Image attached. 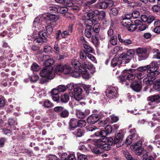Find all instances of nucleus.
<instances>
[{
    "label": "nucleus",
    "mask_w": 160,
    "mask_h": 160,
    "mask_svg": "<svg viewBox=\"0 0 160 160\" xmlns=\"http://www.w3.org/2000/svg\"><path fill=\"white\" fill-rule=\"evenodd\" d=\"M57 88L59 92H64L66 90V87L64 85H59Z\"/></svg>",
    "instance_id": "44"
},
{
    "label": "nucleus",
    "mask_w": 160,
    "mask_h": 160,
    "mask_svg": "<svg viewBox=\"0 0 160 160\" xmlns=\"http://www.w3.org/2000/svg\"><path fill=\"white\" fill-rule=\"evenodd\" d=\"M31 70L34 71H37L40 69V67L37 63H34L31 67Z\"/></svg>",
    "instance_id": "37"
},
{
    "label": "nucleus",
    "mask_w": 160,
    "mask_h": 160,
    "mask_svg": "<svg viewBox=\"0 0 160 160\" xmlns=\"http://www.w3.org/2000/svg\"><path fill=\"white\" fill-rule=\"evenodd\" d=\"M73 134L77 137H81L84 135V131L82 129H78L75 131Z\"/></svg>",
    "instance_id": "23"
},
{
    "label": "nucleus",
    "mask_w": 160,
    "mask_h": 160,
    "mask_svg": "<svg viewBox=\"0 0 160 160\" xmlns=\"http://www.w3.org/2000/svg\"><path fill=\"white\" fill-rule=\"evenodd\" d=\"M58 72H63V66L61 65H57L55 68V72L58 73Z\"/></svg>",
    "instance_id": "56"
},
{
    "label": "nucleus",
    "mask_w": 160,
    "mask_h": 160,
    "mask_svg": "<svg viewBox=\"0 0 160 160\" xmlns=\"http://www.w3.org/2000/svg\"><path fill=\"white\" fill-rule=\"evenodd\" d=\"M69 100V96L68 94L65 93L60 97V102H67Z\"/></svg>",
    "instance_id": "22"
},
{
    "label": "nucleus",
    "mask_w": 160,
    "mask_h": 160,
    "mask_svg": "<svg viewBox=\"0 0 160 160\" xmlns=\"http://www.w3.org/2000/svg\"><path fill=\"white\" fill-rule=\"evenodd\" d=\"M150 68V65H147L138 68H137V70L139 72H144L146 71H147Z\"/></svg>",
    "instance_id": "32"
},
{
    "label": "nucleus",
    "mask_w": 160,
    "mask_h": 160,
    "mask_svg": "<svg viewBox=\"0 0 160 160\" xmlns=\"http://www.w3.org/2000/svg\"><path fill=\"white\" fill-rule=\"evenodd\" d=\"M86 124L85 121L83 120H80L78 121V126L82 127L85 126Z\"/></svg>",
    "instance_id": "39"
},
{
    "label": "nucleus",
    "mask_w": 160,
    "mask_h": 160,
    "mask_svg": "<svg viewBox=\"0 0 160 160\" xmlns=\"http://www.w3.org/2000/svg\"><path fill=\"white\" fill-rule=\"evenodd\" d=\"M57 12L61 13H64L68 10V8L65 7L57 6Z\"/></svg>",
    "instance_id": "24"
},
{
    "label": "nucleus",
    "mask_w": 160,
    "mask_h": 160,
    "mask_svg": "<svg viewBox=\"0 0 160 160\" xmlns=\"http://www.w3.org/2000/svg\"><path fill=\"white\" fill-rule=\"evenodd\" d=\"M124 73L125 74L127 72V81H128L130 82H133L136 81L135 78V76L131 72L130 70H124Z\"/></svg>",
    "instance_id": "10"
},
{
    "label": "nucleus",
    "mask_w": 160,
    "mask_h": 160,
    "mask_svg": "<svg viewBox=\"0 0 160 160\" xmlns=\"http://www.w3.org/2000/svg\"><path fill=\"white\" fill-rule=\"evenodd\" d=\"M78 160H88L87 157L84 154L79 155L78 157Z\"/></svg>",
    "instance_id": "64"
},
{
    "label": "nucleus",
    "mask_w": 160,
    "mask_h": 160,
    "mask_svg": "<svg viewBox=\"0 0 160 160\" xmlns=\"http://www.w3.org/2000/svg\"><path fill=\"white\" fill-rule=\"evenodd\" d=\"M82 71V77L85 79H88L89 77V75L87 71L85 70L83 72Z\"/></svg>",
    "instance_id": "58"
},
{
    "label": "nucleus",
    "mask_w": 160,
    "mask_h": 160,
    "mask_svg": "<svg viewBox=\"0 0 160 160\" xmlns=\"http://www.w3.org/2000/svg\"><path fill=\"white\" fill-rule=\"evenodd\" d=\"M52 48L49 46H46L44 48L43 51L45 53H49L52 50Z\"/></svg>",
    "instance_id": "60"
},
{
    "label": "nucleus",
    "mask_w": 160,
    "mask_h": 160,
    "mask_svg": "<svg viewBox=\"0 0 160 160\" xmlns=\"http://www.w3.org/2000/svg\"><path fill=\"white\" fill-rule=\"evenodd\" d=\"M93 152L96 154H99L102 153V150L99 147H94L93 149Z\"/></svg>",
    "instance_id": "54"
},
{
    "label": "nucleus",
    "mask_w": 160,
    "mask_h": 160,
    "mask_svg": "<svg viewBox=\"0 0 160 160\" xmlns=\"http://www.w3.org/2000/svg\"><path fill=\"white\" fill-rule=\"evenodd\" d=\"M117 38L116 36H113L110 38L109 42L113 46L116 45L117 43Z\"/></svg>",
    "instance_id": "26"
},
{
    "label": "nucleus",
    "mask_w": 160,
    "mask_h": 160,
    "mask_svg": "<svg viewBox=\"0 0 160 160\" xmlns=\"http://www.w3.org/2000/svg\"><path fill=\"white\" fill-rule=\"evenodd\" d=\"M71 67L68 65H65L63 66V72L65 74L69 73L71 70Z\"/></svg>",
    "instance_id": "30"
},
{
    "label": "nucleus",
    "mask_w": 160,
    "mask_h": 160,
    "mask_svg": "<svg viewBox=\"0 0 160 160\" xmlns=\"http://www.w3.org/2000/svg\"><path fill=\"white\" fill-rule=\"evenodd\" d=\"M123 138V132L122 130L119 131V132L116 135V136L114 140V143L117 144L118 143H121Z\"/></svg>",
    "instance_id": "11"
},
{
    "label": "nucleus",
    "mask_w": 160,
    "mask_h": 160,
    "mask_svg": "<svg viewBox=\"0 0 160 160\" xmlns=\"http://www.w3.org/2000/svg\"><path fill=\"white\" fill-rule=\"evenodd\" d=\"M71 64L72 66L76 69L81 72L82 66L80 62L77 59H72L71 61Z\"/></svg>",
    "instance_id": "12"
},
{
    "label": "nucleus",
    "mask_w": 160,
    "mask_h": 160,
    "mask_svg": "<svg viewBox=\"0 0 160 160\" xmlns=\"http://www.w3.org/2000/svg\"><path fill=\"white\" fill-rule=\"evenodd\" d=\"M44 105L47 108H49L53 105L51 102L48 100H46L44 101Z\"/></svg>",
    "instance_id": "61"
},
{
    "label": "nucleus",
    "mask_w": 160,
    "mask_h": 160,
    "mask_svg": "<svg viewBox=\"0 0 160 160\" xmlns=\"http://www.w3.org/2000/svg\"><path fill=\"white\" fill-rule=\"evenodd\" d=\"M83 47L86 50V51L89 52H92L93 49L90 46L86 44H83Z\"/></svg>",
    "instance_id": "47"
},
{
    "label": "nucleus",
    "mask_w": 160,
    "mask_h": 160,
    "mask_svg": "<svg viewBox=\"0 0 160 160\" xmlns=\"http://www.w3.org/2000/svg\"><path fill=\"white\" fill-rule=\"evenodd\" d=\"M123 50V48L119 46L115 47L113 48V51L114 53H117L118 52H121Z\"/></svg>",
    "instance_id": "62"
},
{
    "label": "nucleus",
    "mask_w": 160,
    "mask_h": 160,
    "mask_svg": "<svg viewBox=\"0 0 160 160\" xmlns=\"http://www.w3.org/2000/svg\"><path fill=\"white\" fill-rule=\"evenodd\" d=\"M127 28L128 30L131 32H133L137 28L136 26L134 24H131V23L130 25L128 26Z\"/></svg>",
    "instance_id": "46"
},
{
    "label": "nucleus",
    "mask_w": 160,
    "mask_h": 160,
    "mask_svg": "<svg viewBox=\"0 0 160 160\" xmlns=\"http://www.w3.org/2000/svg\"><path fill=\"white\" fill-rule=\"evenodd\" d=\"M124 71H123L122 74L119 77V79L121 82H123L126 81H127V72L125 74L124 73Z\"/></svg>",
    "instance_id": "33"
},
{
    "label": "nucleus",
    "mask_w": 160,
    "mask_h": 160,
    "mask_svg": "<svg viewBox=\"0 0 160 160\" xmlns=\"http://www.w3.org/2000/svg\"><path fill=\"white\" fill-rule=\"evenodd\" d=\"M136 75L137 78L139 79H141L144 77L145 73L142 72H138L137 73Z\"/></svg>",
    "instance_id": "57"
},
{
    "label": "nucleus",
    "mask_w": 160,
    "mask_h": 160,
    "mask_svg": "<svg viewBox=\"0 0 160 160\" xmlns=\"http://www.w3.org/2000/svg\"><path fill=\"white\" fill-rule=\"evenodd\" d=\"M118 12V10L116 8H112L111 10V13L114 16H117Z\"/></svg>",
    "instance_id": "53"
},
{
    "label": "nucleus",
    "mask_w": 160,
    "mask_h": 160,
    "mask_svg": "<svg viewBox=\"0 0 160 160\" xmlns=\"http://www.w3.org/2000/svg\"><path fill=\"white\" fill-rule=\"evenodd\" d=\"M72 31V26L70 25L68 28L65 30L63 31L61 34V37L62 38H66L68 36L70 35Z\"/></svg>",
    "instance_id": "14"
},
{
    "label": "nucleus",
    "mask_w": 160,
    "mask_h": 160,
    "mask_svg": "<svg viewBox=\"0 0 160 160\" xmlns=\"http://www.w3.org/2000/svg\"><path fill=\"white\" fill-rule=\"evenodd\" d=\"M130 87L134 91L137 92L140 91L141 89V85L137 81L133 82L131 84Z\"/></svg>",
    "instance_id": "13"
},
{
    "label": "nucleus",
    "mask_w": 160,
    "mask_h": 160,
    "mask_svg": "<svg viewBox=\"0 0 160 160\" xmlns=\"http://www.w3.org/2000/svg\"><path fill=\"white\" fill-rule=\"evenodd\" d=\"M109 6L108 3L106 2H100L97 3V7L101 9H105Z\"/></svg>",
    "instance_id": "21"
},
{
    "label": "nucleus",
    "mask_w": 160,
    "mask_h": 160,
    "mask_svg": "<svg viewBox=\"0 0 160 160\" xmlns=\"http://www.w3.org/2000/svg\"><path fill=\"white\" fill-rule=\"evenodd\" d=\"M82 68L85 69L86 68L90 69L92 68L93 65L91 63H88V64L83 63L82 66Z\"/></svg>",
    "instance_id": "34"
},
{
    "label": "nucleus",
    "mask_w": 160,
    "mask_h": 160,
    "mask_svg": "<svg viewBox=\"0 0 160 160\" xmlns=\"http://www.w3.org/2000/svg\"><path fill=\"white\" fill-rule=\"evenodd\" d=\"M149 157L147 158H144L143 160H153L154 158L157 157L156 154L154 152L151 153V155H149Z\"/></svg>",
    "instance_id": "41"
},
{
    "label": "nucleus",
    "mask_w": 160,
    "mask_h": 160,
    "mask_svg": "<svg viewBox=\"0 0 160 160\" xmlns=\"http://www.w3.org/2000/svg\"><path fill=\"white\" fill-rule=\"evenodd\" d=\"M122 63V61L121 59L119 58V57L118 58L117 57H114L111 61V66L113 67H114L117 65L119 66Z\"/></svg>",
    "instance_id": "15"
},
{
    "label": "nucleus",
    "mask_w": 160,
    "mask_h": 160,
    "mask_svg": "<svg viewBox=\"0 0 160 160\" xmlns=\"http://www.w3.org/2000/svg\"><path fill=\"white\" fill-rule=\"evenodd\" d=\"M92 32H93V30L92 27L89 26L86 28L84 34L87 37L90 38L92 36Z\"/></svg>",
    "instance_id": "19"
},
{
    "label": "nucleus",
    "mask_w": 160,
    "mask_h": 160,
    "mask_svg": "<svg viewBox=\"0 0 160 160\" xmlns=\"http://www.w3.org/2000/svg\"><path fill=\"white\" fill-rule=\"evenodd\" d=\"M100 118V115L98 114H93L90 116L87 119L88 123L93 124L97 122Z\"/></svg>",
    "instance_id": "8"
},
{
    "label": "nucleus",
    "mask_w": 160,
    "mask_h": 160,
    "mask_svg": "<svg viewBox=\"0 0 160 160\" xmlns=\"http://www.w3.org/2000/svg\"><path fill=\"white\" fill-rule=\"evenodd\" d=\"M103 143L101 148L102 149H103L104 150H108L111 148V146L106 143L105 142H104Z\"/></svg>",
    "instance_id": "35"
},
{
    "label": "nucleus",
    "mask_w": 160,
    "mask_h": 160,
    "mask_svg": "<svg viewBox=\"0 0 160 160\" xmlns=\"http://www.w3.org/2000/svg\"><path fill=\"white\" fill-rule=\"evenodd\" d=\"M40 20L39 18H35L33 22V28H36L40 24Z\"/></svg>",
    "instance_id": "48"
},
{
    "label": "nucleus",
    "mask_w": 160,
    "mask_h": 160,
    "mask_svg": "<svg viewBox=\"0 0 160 160\" xmlns=\"http://www.w3.org/2000/svg\"><path fill=\"white\" fill-rule=\"evenodd\" d=\"M38 35L39 37H40L41 38L45 41L46 40L47 38L48 37L47 33L44 30L40 31L39 32Z\"/></svg>",
    "instance_id": "27"
},
{
    "label": "nucleus",
    "mask_w": 160,
    "mask_h": 160,
    "mask_svg": "<svg viewBox=\"0 0 160 160\" xmlns=\"http://www.w3.org/2000/svg\"><path fill=\"white\" fill-rule=\"evenodd\" d=\"M46 57L47 59L44 62V65L46 67H52L51 66L54 63V60L52 59H49V56H47Z\"/></svg>",
    "instance_id": "20"
},
{
    "label": "nucleus",
    "mask_w": 160,
    "mask_h": 160,
    "mask_svg": "<svg viewBox=\"0 0 160 160\" xmlns=\"http://www.w3.org/2000/svg\"><path fill=\"white\" fill-rule=\"evenodd\" d=\"M152 69H153V68H152L151 69H148L147 70V72L148 74H147V77L143 79L144 82H145L147 85L152 84V83L153 78L156 77L159 73L158 71H156V69L154 70H152Z\"/></svg>",
    "instance_id": "2"
},
{
    "label": "nucleus",
    "mask_w": 160,
    "mask_h": 160,
    "mask_svg": "<svg viewBox=\"0 0 160 160\" xmlns=\"http://www.w3.org/2000/svg\"><path fill=\"white\" fill-rule=\"evenodd\" d=\"M84 24L86 28L89 26L92 27L91 26L92 25V21L90 19H87L84 21Z\"/></svg>",
    "instance_id": "36"
},
{
    "label": "nucleus",
    "mask_w": 160,
    "mask_h": 160,
    "mask_svg": "<svg viewBox=\"0 0 160 160\" xmlns=\"http://www.w3.org/2000/svg\"><path fill=\"white\" fill-rule=\"evenodd\" d=\"M88 53L85 50L81 51L80 52V58L83 61L85 60L86 58Z\"/></svg>",
    "instance_id": "28"
},
{
    "label": "nucleus",
    "mask_w": 160,
    "mask_h": 160,
    "mask_svg": "<svg viewBox=\"0 0 160 160\" xmlns=\"http://www.w3.org/2000/svg\"><path fill=\"white\" fill-rule=\"evenodd\" d=\"M85 115L84 113L80 110H78L77 111L76 115L80 118H85Z\"/></svg>",
    "instance_id": "38"
},
{
    "label": "nucleus",
    "mask_w": 160,
    "mask_h": 160,
    "mask_svg": "<svg viewBox=\"0 0 160 160\" xmlns=\"http://www.w3.org/2000/svg\"><path fill=\"white\" fill-rule=\"evenodd\" d=\"M136 53L141 60H144L147 57V49L145 48H137L136 50Z\"/></svg>",
    "instance_id": "4"
},
{
    "label": "nucleus",
    "mask_w": 160,
    "mask_h": 160,
    "mask_svg": "<svg viewBox=\"0 0 160 160\" xmlns=\"http://www.w3.org/2000/svg\"><path fill=\"white\" fill-rule=\"evenodd\" d=\"M157 62L156 61H153L151 63V66H150V68H149L148 69H151L152 68H153V69H152V70H154V69H156V71L157 70Z\"/></svg>",
    "instance_id": "49"
},
{
    "label": "nucleus",
    "mask_w": 160,
    "mask_h": 160,
    "mask_svg": "<svg viewBox=\"0 0 160 160\" xmlns=\"http://www.w3.org/2000/svg\"><path fill=\"white\" fill-rule=\"evenodd\" d=\"M153 150V148L152 147L151 145H149L148 146L147 148V152L146 154L144 155V157H145L146 156H147L148 155H149V153H150L151 155V153H152L153 152H152Z\"/></svg>",
    "instance_id": "31"
},
{
    "label": "nucleus",
    "mask_w": 160,
    "mask_h": 160,
    "mask_svg": "<svg viewBox=\"0 0 160 160\" xmlns=\"http://www.w3.org/2000/svg\"><path fill=\"white\" fill-rule=\"evenodd\" d=\"M97 1V0H91L90 1H88L84 4V5L85 7H86V8H87L88 7L90 8V5L95 2Z\"/></svg>",
    "instance_id": "51"
},
{
    "label": "nucleus",
    "mask_w": 160,
    "mask_h": 160,
    "mask_svg": "<svg viewBox=\"0 0 160 160\" xmlns=\"http://www.w3.org/2000/svg\"><path fill=\"white\" fill-rule=\"evenodd\" d=\"M40 74L42 77L46 78L44 81L42 82L41 81L42 83H43L46 82L47 81V79H53L55 77L54 73L52 71V67H46L43 68L41 71Z\"/></svg>",
    "instance_id": "1"
},
{
    "label": "nucleus",
    "mask_w": 160,
    "mask_h": 160,
    "mask_svg": "<svg viewBox=\"0 0 160 160\" xmlns=\"http://www.w3.org/2000/svg\"><path fill=\"white\" fill-rule=\"evenodd\" d=\"M44 42H45V41L39 36L38 38H35L34 40V42L35 43H42Z\"/></svg>",
    "instance_id": "55"
},
{
    "label": "nucleus",
    "mask_w": 160,
    "mask_h": 160,
    "mask_svg": "<svg viewBox=\"0 0 160 160\" xmlns=\"http://www.w3.org/2000/svg\"><path fill=\"white\" fill-rule=\"evenodd\" d=\"M153 88L156 90L159 91L160 90V79L156 80L153 84Z\"/></svg>",
    "instance_id": "29"
},
{
    "label": "nucleus",
    "mask_w": 160,
    "mask_h": 160,
    "mask_svg": "<svg viewBox=\"0 0 160 160\" xmlns=\"http://www.w3.org/2000/svg\"><path fill=\"white\" fill-rule=\"evenodd\" d=\"M148 100L150 101L151 102L148 103V105L150 106V108H153L156 106V105H153V103L160 102V96L159 95H155L153 96H151L149 97L148 98Z\"/></svg>",
    "instance_id": "6"
},
{
    "label": "nucleus",
    "mask_w": 160,
    "mask_h": 160,
    "mask_svg": "<svg viewBox=\"0 0 160 160\" xmlns=\"http://www.w3.org/2000/svg\"><path fill=\"white\" fill-rule=\"evenodd\" d=\"M105 138V142L107 141V143L110 146L112 145L113 143H114V140L111 137H108V138Z\"/></svg>",
    "instance_id": "50"
},
{
    "label": "nucleus",
    "mask_w": 160,
    "mask_h": 160,
    "mask_svg": "<svg viewBox=\"0 0 160 160\" xmlns=\"http://www.w3.org/2000/svg\"><path fill=\"white\" fill-rule=\"evenodd\" d=\"M155 20V17L152 15H150L148 17L147 22L150 24Z\"/></svg>",
    "instance_id": "63"
},
{
    "label": "nucleus",
    "mask_w": 160,
    "mask_h": 160,
    "mask_svg": "<svg viewBox=\"0 0 160 160\" xmlns=\"http://www.w3.org/2000/svg\"><path fill=\"white\" fill-rule=\"evenodd\" d=\"M93 30V32L94 31L95 32L98 33L99 32L100 29V24L99 23H96L94 25L93 28H92Z\"/></svg>",
    "instance_id": "40"
},
{
    "label": "nucleus",
    "mask_w": 160,
    "mask_h": 160,
    "mask_svg": "<svg viewBox=\"0 0 160 160\" xmlns=\"http://www.w3.org/2000/svg\"><path fill=\"white\" fill-rule=\"evenodd\" d=\"M69 128L73 130L78 127V120L75 118L71 119L69 122Z\"/></svg>",
    "instance_id": "16"
},
{
    "label": "nucleus",
    "mask_w": 160,
    "mask_h": 160,
    "mask_svg": "<svg viewBox=\"0 0 160 160\" xmlns=\"http://www.w3.org/2000/svg\"><path fill=\"white\" fill-rule=\"evenodd\" d=\"M57 6L56 7L54 6H49L47 8V10L50 12H57Z\"/></svg>",
    "instance_id": "45"
},
{
    "label": "nucleus",
    "mask_w": 160,
    "mask_h": 160,
    "mask_svg": "<svg viewBox=\"0 0 160 160\" xmlns=\"http://www.w3.org/2000/svg\"><path fill=\"white\" fill-rule=\"evenodd\" d=\"M131 21L130 19H122L121 21L122 25L123 26L126 27L127 28L130 25Z\"/></svg>",
    "instance_id": "25"
},
{
    "label": "nucleus",
    "mask_w": 160,
    "mask_h": 160,
    "mask_svg": "<svg viewBox=\"0 0 160 160\" xmlns=\"http://www.w3.org/2000/svg\"><path fill=\"white\" fill-rule=\"evenodd\" d=\"M82 89L79 87L76 88L74 89L73 97L76 100L79 101L83 98L82 95Z\"/></svg>",
    "instance_id": "7"
},
{
    "label": "nucleus",
    "mask_w": 160,
    "mask_h": 160,
    "mask_svg": "<svg viewBox=\"0 0 160 160\" xmlns=\"http://www.w3.org/2000/svg\"><path fill=\"white\" fill-rule=\"evenodd\" d=\"M135 54V52L133 49H129L126 52L120 54L119 58L123 60L124 59L130 60L132 57H133Z\"/></svg>",
    "instance_id": "5"
},
{
    "label": "nucleus",
    "mask_w": 160,
    "mask_h": 160,
    "mask_svg": "<svg viewBox=\"0 0 160 160\" xmlns=\"http://www.w3.org/2000/svg\"><path fill=\"white\" fill-rule=\"evenodd\" d=\"M132 16L134 18H138L140 17V13L137 11H134L132 12Z\"/></svg>",
    "instance_id": "59"
},
{
    "label": "nucleus",
    "mask_w": 160,
    "mask_h": 160,
    "mask_svg": "<svg viewBox=\"0 0 160 160\" xmlns=\"http://www.w3.org/2000/svg\"><path fill=\"white\" fill-rule=\"evenodd\" d=\"M124 45L128 46L132 44V42L131 39L130 38L126 39L124 40L122 42Z\"/></svg>",
    "instance_id": "42"
},
{
    "label": "nucleus",
    "mask_w": 160,
    "mask_h": 160,
    "mask_svg": "<svg viewBox=\"0 0 160 160\" xmlns=\"http://www.w3.org/2000/svg\"><path fill=\"white\" fill-rule=\"evenodd\" d=\"M68 115L69 112L67 110H62L60 113V116L63 118L67 117Z\"/></svg>",
    "instance_id": "43"
},
{
    "label": "nucleus",
    "mask_w": 160,
    "mask_h": 160,
    "mask_svg": "<svg viewBox=\"0 0 160 160\" xmlns=\"http://www.w3.org/2000/svg\"><path fill=\"white\" fill-rule=\"evenodd\" d=\"M43 17L45 18L46 20L52 22H55L58 21L59 18V17L57 15L50 13H47L44 14Z\"/></svg>",
    "instance_id": "9"
},
{
    "label": "nucleus",
    "mask_w": 160,
    "mask_h": 160,
    "mask_svg": "<svg viewBox=\"0 0 160 160\" xmlns=\"http://www.w3.org/2000/svg\"><path fill=\"white\" fill-rule=\"evenodd\" d=\"M105 138H100L98 139L94 140L93 143L95 146L101 148L102 144L104 143V142H105Z\"/></svg>",
    "instance_id": "18"
},
{
    "label": "nucleus",
    "mask_w": 160,
    "mask_h": 160,
    "mask_svg": "<svg viewBox=\"0 0 160 160\" xmlns=\"http://www.w3.org/2000/svg\"><path fill=\"white\" fill-rule=\"evenodd\" d=\"M104 129L108 134H110L112 132V128L111 125H108L105 127Z\"/></svg>",
    "instance_id": "52"
},
{
    "label": "nucleus",
    "mask_w": 160,
    "mask_h": 160,
    "mask_svg": "<svg viewBox=\"0 0 160 160\" xmlns=\"http://www.w3.org/2000/svg\"><path fill=\"white\" fill-rule=\"evenodd\" d=\"M118 88L117 87L108 86L105 91L106 95L109 99H113L118 96Z\"/></svg>",
    "instance_id": "3"
},
{
    "label": "nucleus",
    "mask_w": 160,
    "mask_h": 160,
    "mask_svg": "<svg viewBox=\"0 0 160 160\" xmlns=\"http://www.w3.org/2000/svg\"><path fill=\"white\" fill-rule=\"evenodd\" d=\"M151 52L154 54L153 56V58L160 59V51L159 49L156 48H151Z\"/></svg>",
    "instance_id": "17"
}]
</instances>
